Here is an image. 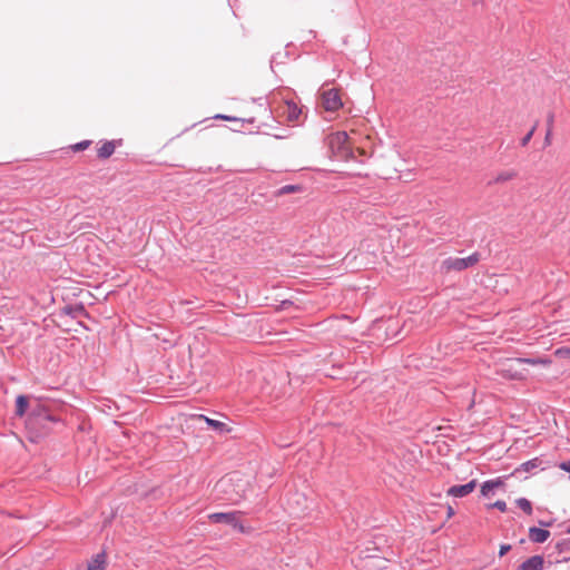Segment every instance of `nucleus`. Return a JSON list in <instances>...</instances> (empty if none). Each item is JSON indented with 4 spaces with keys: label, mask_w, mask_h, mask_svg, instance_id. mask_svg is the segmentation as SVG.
Instances as JSON below:
<instances>
[{
    "label": "nucleus",
    "mask_w": 570,
    "mask_h": 570,
    "mask_svg": "<svg viewBox=\"0 0 570 570\" xmlns=\"http://www.w3.org/2000/svg\"><path fill=\"white\" fill-rule=\"evenodd\" d=\"M115 151V145L112 141L105 142L99 149H98V156L101 158H108L111 156Z\"/></svg>",
    "instance_id": "15"
},
{
    "label": "nucleus",
    "mask_w": 570,
    "mask_h": 570,
    "mask_svg": "<svg viewBox=\"0 0 570 570\" xmlns=\"http://www.w3.org/2000/svg\"><path fill=\"white\" fill-rule=\"evenodd\" d=\"M327 146L331 149L332 154L337 157L345 158L350 154L347 134L344 131L331 134L327 137Z\"/></svg>",
    "instance_id": "2"
},
{
    "label": "nucleus",
    "mask_w": 570,
    "mask_h": 570,
    "mask_svg": "<svg viewBox=\"0 0 570 570\" xmlns=\"http://www.w3.org/2000/svg\"><path fill=\"white\" fill-rule=\"evenodd\" d=\"M510 546L509 544H503L500 547V551H499V556L500 557H503L509 550H510Z\"/></svg>",
    "instance_id": "26"
},
{
    "label": "nucleus",
    "mask_w": 570,
    "mask_h": 570,
    "mask_svg": "<svg viewBox=\"0 0 570 570\" xmlns=\"http://www.w3.org/2000/svg\"><path fill=\"white\" fill-rule=\"evenodd\" d=\"M543 558L540 556H533L521 563L520 570H542Z\"/></svg>",
    "instance_id": "7"
},
{
    "label": "nucleus",
    "mask_w": 570,
    "mask_h": 570,
    "mask_svg": "<svg viewBox=\"0 0 570 570\" xmlns=\"http://www.w3.org/2000/svg\"><path fill=\"white\" fill-rule=\"evenodd\" d=\"M208 519L214 523H225L239 532H245L238 511L212 513Z\"/></svg>",
    "instance_id": "3"
},
{
    "label": "nucleus",
    "mask_w": 570,
    "mask_h": 570,
    "mask_svg": "<svg viewBox=\"0 0 570 570\" xmlns=\"http://www.w3.org/2000/svg\"><path fill=\"white\" fill-rule=\"evenodd\" d=\"M29 225H30V224H29V223H27V224H26V226H21V227H20V230H21V232H26V230H28V229L30 228V226H29Z\"/></svg>",
    "instance_id": "30"
},
{
    "label": "nucleus",
    "mask_w": 570,
    "mask_h": 570,
    "mask_svg": "<svg viewBox=\"0 0 570 570\" xmlns=\"http://www.w3.org/2000/svg\"><path fill=\"white\" fill-rule=\"evenodd\" d=\"M199 419L204 420L210 428H213L216 431H219V432L228 431V429H227V426H226V424L224 422L209 419V417H207L205 415H199Z\"/></svg>",
    "instance_id": "12"
},
{
    "label": "nucleus",
    "mask_w": 570,
    "mask_h": 570,
    "mask_svg": "<svg viewBox=\"0 0 570 570\" xmlns=\"http://www.w3.org/2000/svg\"><path fill=\"white\" fill-rule=\"evenodd\" d=\"M229 480H230V479H228V480L223 479V480H220V481H219V484H220L222 487H224V485H226V484L228 483V481H229Z\"/></svg>",
    "instance_id": "31"
},
{
    "label": "nucleus",
    "mask_w": 570,
    "mask_h": 570,
    "mask_svg": "<svg viewBox=\"0 0 570 570\" xmlns=\"http://www.w3.org/2000/svg\"><path fill=\"white\" fill-rule=\"evenodd\" d=\"M292 500L295 501V503L297 504H301L302 501L306 502V499L301 494H295V497Z\"/></svg>",
    "instance_id": "27"
},
{
    "label": "nucleus",
    "mask_w": 570,
    "mask_h": 570,
    "mask_svg": "<svg viewBox=\"0 0 570 570\" xmlns=\"http://www.w3.org/2000/svg\"><path fill=\"white\" fill-rule=\"evenodd\" d=\"M285 114L289 121H297L302 111L295 102H286Z\"/></svg>",
    "instance_id": "9"
},
{
    "label": "nucleus",
    "mask_w": 570,
    "mask_h": 570,
    "mask_svg": "<svg viewBox=\"0 0 570 570\" xmlns=\"http://www.w3.org/2000/svg\"><path fill=\"white\" fill-rule=\"evenodd\" d=\"M453 514H454L453 509H452L451 507H449V509H448V515H449V517H452Z\"/></svg>",
    "instance_id": "32"
},
{
    "label": "nucleus",
    "mask_w": 570,
    "mask_h": 570,
    "mask_svg": "<svg viewBox=\"0 0 570 570\" xmlns=\"http://www.w3.org/2000/svg\"><path fill=\"white\" fill-rule=\"evenodd\" d=\"M549 537L550 532L548 530L535 527L529 529V538L532 542L543 543L548 540Z\"/></svg>",
    "instance_id": "6"
},
{
    "label": "nucleus",
    "mask_w": 570,
    "mask_h": 570,
    "mask_svg": "<svg viewBox=\"0 0 570 570\" xmlns=\"http://www.w3.org/2000/svg\"><path fill=\"white\" fill-rule=\"evenodd\" d=\"M489 508H495L502 512L507 511V503L502 500L495 501L493 504H490Z\"/></svg>",
    "instance_id": "20"
},
{
    "label": "nucleus",
    "mask_w": 570,
    "mask_h": 570,
    "mask_svg": "<svg viewBox=\"0 0 570 570\" xmlns=\"http://www.w3.org/2000/svg\"><path fill=\"white\" fill-rule=\"evenodd\" d=\"M36 415H37V416H41V415H43V417H45L46 420H49V421H52V420H53V417H52L51 415L47 414V413L45 412V410H43L41 406H38V409H35V410L32 411V416H36Z\"/></svg>",
    "instance_id": "17"
},
{
    "label": "nucleus",
    "mask_w": 570,
    "mask_h": 570,
    "mask_svg": "<svg viewBox=\"0 0 570 570\" xmlns=\"http://www.w3.org/2000/svg\"><path fill=\"white\" fill-rule=\"evenodd\" d=\"M517 176L515 171L513 170H504V171H501L499 173L492 181H490L489 184H502V183H507L509 180H512L514 177Z\"/></svg>",
    "instance_id": "11"
},
{
    "label": "nucleus",
    "mask_w": 570,
    "mask_h": 570,
    "mask_svg": "<svg viewBox=\"0 0 570 570\" xmlns=\"http://www.w3.org/2000/svg\"><path fill=\"white\" fill-rule=\"evenodd\" d=\"M298 190V186H295V185H286V186H283L281 189H279V194L281 195H284V194H291V193H294Z\"/></svg>",
    "instance_id": "19"
},
{
    "label": "nucleus",
    "mask_w": 570,
    "mask_h": 570,
    "mask_svg": "<svg viewBox=\"0 0 570 570\" xmlns=\"http://www.w3.org/2000/svg\"><path fill=\"white\" fill-rule=\"evenodd\" d=\"M511 379H522V375L518 373L517 371L509 375Z\"/></svg>",
    "instance_id": "29"
},
{
    "label": "nucleus",
    "mask_w": 570,
    "mask_h": 570,
    "mask_svg": "<svg viewBox=\"0 0 570 570\" xmlns=\"http://www.w3.org/2000/svg\"><path fill=\"white\" fill-rule=\"evenodd\" d=\"M215 118L224 120H236V118L226 115H216Z\"/></svg>",
    "instance_id": "28"
},
{
    "label": "nucleus",
    "mask_w": 570,
    "mask_h": 570,
    "mask_svg": "<svg viewBox=\"0 0 570 570\" xmlns=\"http://www.w3.org/2000/svg\"><path fill=\"white\" fill-rule=\"evenodd\" d=\"M480 261V255L478 253H473L468 257L459 258V257H449L444 259L441 264V269L444 272L450 271H464L469 267L474 266Z\"/></svg>",
    "instance_id": "1"
},
{
    "label": "nucleus",
    "mask_w": 570,
    "mask_h": 570,
    "mask_svg": "<svg viewBox=\"0 0 570 570\" xmlns=\"http://www.w3.org/2000/svg\"><path fill=\"white\" fill-rule=\"evenodd\" d=\"M288 507H289L291 513L298 514L304 511V509H298V508L294 507L292 504V500H288Z\"/></svg>",
    "instance_id": "24"
},
{
    "label": "nucleus",
    "mask_w": 570,
    "mask_h": 570,
    "mask_svg": "<svg viewBox=\"0 0 570 570\" xmlns=\"http://www.w3.org/2000/svg\"><path fill=\"white\" fill-rule=\"evenodd\" d=\"M322 106L326 111H336L343 107L337 89H328L322 92Z\"/></svg>",
    "instance_id": "4"
},
{
    "label": "nucleus",
    "mask_w": 570,
    "mask_h": 570,
    "mask_svg": "<svg viewBox=\"0 0 570 570\" xmlns=\"http://www.w3.org/2000/svg\"><path fill=\"white\" fill-rule=\"evenodd\" d=\"M553 117L549 118V128L544 138V144L548 146L551 144V126H552Z\"/></svg>",
    "instance_id": "21"
},
{
    "label": "nucleus",
    "mask_w": 570,
    "mask_h": 570,
    "mask_svg": "<svg viewBox=\"0 0 570 570\" xmlns=\"http://www.w3.org/2000/svg\"><path fill=\"white\" fill-rule=\"evenodd\" d=\"M106 558L105 553L96 554L88 563V570H105Z\"/></svg>",
    "instance_id": "10"
},
{
    "label": "nucleus",
    "mask_w": 570,
    "mask_h": 570,
    "mask_svg": "<svg viewBox=\"0 0 570 570\" xmlns=\"http://www.w3.org/2000/svg\"><path fill=\"white\" fill-rule=\"evenodd\" d=\"M534 130H535V126L532 127V129L522 138V140H521L522 146L528 145V142L531 140V138L533 136Z\"/></svg>",
    "instance_id": "22"
},
{
    "label": "nucleus",
    "mask_w": 570,
    "mask_h": 570,
    "mask_svg": "<svg viewBox=\"0 0 570 570\" xmlns=\"http://www.w3.org/2000/svg\"><path fill=\"white\" fill-rule=\"evenodd\" d=\"M500 487H503V481L500 478L488 480L481 485V494L483 497H489L495 489Z\"/></svg>",
    "instance_id": "8"
},
{
    "label": "nucleus",
    "mask_w": 570,
    "mask_h": 570,
    "mask_svg": "<svg viewBox=\"0 0 570 570\" xmlns=\"http://www.w3.org/2000/svg\"><path fill=\"white\" fill-rule=\"evenodd\" d=\"M89 144H90V142H89V141H87V140H86V141H81V142H79V144H77V145L75 146V149H76V150H82V149H86V148L89 146Z\"/></svg>",
    "instance_id": "25"
},
{
    "label": "nucleus",
    "mask_w": 570,
    "mask_h": 570,
    "mask_svg": "<svg viewBox=\"0 0 570 570\" xmlns=\"http://www.w3.org/2000/svg\"><path fill=\"white\" fill-rule=\"evenodd\" d=\"M541 464V460L538 459V458H534L532 460H529L524 463H522L517 470L515 472H520V471H523V472H530L534 469H538Z\"/></svg>",
    "instance_id": "13"
},
{
    "label": "nucleus",
    "mask_w": 570,
    "mask_h": 570,
    "mask_svg": "<svg viewBox=\"0 0 570 570\" xmlns=\"http://www.w3.org/2000/svg\"><path fill=\"white\" fill-rule=\"evenodd\" d=\"M523 363H529V364H537L539 363V361H535V360H531V358H517L512 362L511 366H510V370L513 368V365H520V364H523Z\"/></svg>",
    "instance_id": "18"
},
{
    "label": "nucleus",
    "mask_w": 570,
    "mask_h": 570,
    "mask_svg": "<svg viewBox=\"0 0 570 570\" xmlns=\"http://www.w3.org/2000/svg\"><path fill=\"white\" fill-rule=\"evenodd\" d=\"M28 407V399L24 395H19L16 400V414L23 416Z\"/></svg>",
    "instance_id": "14"
},
{
    "label": "nucleus",
    "mask_w": 570,
    "mask_h": 570,
    "mask_svg": "<svg viewBox=\"0 0 570 570\" xmlns=\"http://www.w3.org/2000/svg\"><path fill=\"white\" fill-rule=\"evenodd\" d=\"M517 505L523 510L527 514L532 513V504L531 502L525 498H519L515 500Z\"/></svg>",
    "instance_id": "16"
},
{
    "label": "nucleus",
    "mask_w": 570,
    "mask_h": 570,
    "mask_svg": "<svg viewBox=\"0 0 570 570\" xmlns=\"http://www.w3.org/2000/svg\"><path fill=\"white\" fill-rule=\"evenodd\" d=\"M559 468L566 472H570V459L559 464Z\"/></svg>",
    "instance_id": "23"
},
{
    "label": "nucleus",
    "mask_w": 570,
    "mask_h": 570,
    "mask_svg": "<svg viewBox=\"0 0 570 570\" xmlns=\"http://www.w3.org/2000/svg\"><path fill=\"white\" fill-rule=\"evenodd\" d=\"M561 353V351H559ZM562 353L567 356H570V348H566L564 351H562Z\"/></svg>",
    "instance_id": "33"
},
{
    "label": "nucleus",
    "mask_w": 570,
    "mask_h": 570,
    "mask_svg": "<svg viewBox=\"0 0 570 570\" xmlns=\"http://www.w3.org/2000/svg\"><path fill=\"white\" fill-rule=\"evenodd\" d=\"M476 487V480H471L470 482L462 485H453L450 487L446 491V494L453 498H463L468 494L472 493Z\"/></svg>",
    "instance_id": "5"
}]
</instances>
